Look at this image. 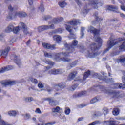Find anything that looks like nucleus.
I'll list each match as a JSON object with an SVG mask.
<instances>
[{"instance_id": "f257e3e1", "label": "nucleus", "mask_w": 125, "mask_h": 125, "mask_svg": "<svg viewBox=\"0 0 125 125\" xmlns=\"http://www.w3.org/2000/svg\"><path fill=\"white\" fill-rule=\"evenodd\" d=\"M109 47L111 48L112 46H116L117 47H120V48H125V39L119 38L117 39H110L107 42Z\"/></svg>"}, {"instance_id": "f03ea898", "label": "nucleus", "mask_w": 125, "mask_h": 125, "mask_svg": "<svg viewBox=\"0 0 125 125\" xmlns=\"http://www.w3.org/2000/svg\"><path fill=\"white\" fill-rule=\"evenodd\" d=\"M88 32L94 34V38L95 39V41L98 42L100 46H101V43H102V40L99 37V30L95 29L93 27L90 26L88 27Z\"/></svg>"}, {"instance_id": "7ed1b4c3", "label": "nucleus", "mask_w": 125, "mask_h": 125, "mask_svg": "<svg viewBox=\"0 0 125 125\" xmlns=\"http://www.w3.org/2000/svg\"><path fill=\"white\" fill-rule=\"evenodd\" d=\"M98 49V48L97 47V45L95 44H92L90 46V48L86 53V56H87V57H91L92 58H94V56H96V55H97V54L94 53V51Z\"/></svg>"}, {"instance_id": "20e7f679", "label": "nucleus", "mask_w": 125, "mask_h": 125, "mask_svg": "<svg viewBox=\"0 0 125 125\" xmlns=\"http://www.w3.org/2000/svg\"><path fill=\"white\" fill-rule=\"evenodd\" d=\"M69 55V53L68 51L64 53H62L60 54H57L56 55L55 59L57 61H63L64 62H70L71 61V59L67 58H63V59H59L61 56H68Z\"/></svg>"}, {"instance_id": "39448f33", "label": "nucleus", "mask_w": 125, "mask_h": 125, "mask_svg": "<svg viewBox=\"0 0 125 125\" xmlns=\"http://www.w3.org/2000/svg\"><path fill=\"white\" fill-rule=\"evenodd\" d=\"M77 44H78V41L74 40L71 45H68L67 44L65 45V49L66 50H68V49L69 50H72V48H75V46H76Z\"/></svg>"}, {"instance_id": "423d86ee", "label": "nucleus", "mask_w": 125, "mask_h": 125, "mask_svg": "<svg viewBox=\"0 0 125 125\" xmlns=\"http://www.w3.org/2000/svg\"><path fill=\"white\" fill-rule=\"evenodd\" d=\"M65 28L66 29L67 31H68V32H69V33H70V34L69 35L70 39H76V36L72 33V27H71V26L68 24H65Z\"/></svg>"}, {"instance_id": "0eeeda50", "label": "nucleus", "mask_w": 125, "mask_h": 125, "mask_svg": "<svg viewBox=\"0 0 125 125\" xmlns=\"http://www.w3.org/2000/svg\"><path fill=\"white\" fill-rule=\"evenodd\" d=\"M43 30H48V29H53L54 28V23L51 21V22H49V25H43Z\"/></svg>"}, {"instance_id": "6e6552de", "label": "nucleus", "mask_w": 125, "mask_h": 125, "mask_svg": "<svg viewBox=\"0 0 125 125\" xmlns=\"http://www.w3.org/2000/svg\"><path fill=\"white\" fill-rule=\"evenodd\" d=\"M63 71L61 69L51 70L49 71V74L51 75H58L59 74H62Z\"/></svg>"}, {"instance_id": "1a4fd4ad", "label": "nucleus", "mask_w": 125, "mask_h": 125, "mask_svg": "<svg viewBox=\"0 0 125 125\" xmlns=\"http://www.w3.org/2000/svg\"><path fill=\"white\" fill-rule=\"evenodd\" d=\"M42 46L47 49H55V45H50L47 43H43Z\"/></svg>"}, {"instance_id": "9d476101", "label": "nucleus", "mask_w": 125, "mask_h": 125, "mask_svg": "<svg viewBox=\"0 0 125 125\" xmlns=\"http://www.w3.org/2000/svg\"><path fill=\"white\" fill-rule=\"evenodd\" d=\"M45 100L49 101V104L50 105V106H56V105H57V102L54 101V100H53V99L52 98H46L45 99Z\"/></svg>"}, {"instance_id": "9b49d317", "label": "nucleus", "mask_w": 125, "mask_h": 125, "mask_svg": "<svg viewBox=\"0 0 125 125\" xmlns=\"http://www.w3.org/2000/svg\"><path fill=\"white\" fill-rule=\"evenodd\" d=\"M16 82L15 81H7L5 82H2L1 84L3 86H6V85H13V84H15Z\"/></svg>"}, {"instance_id": "f8f14e48", "label": "nucleus", "mask_w": 125, "mask_h": 125, "mask_svg": "<svg viewBox=\"0 0 125 125\" xmlns=\"http://www.w3.org/2000/svg\"><path fill=\"white\" fill-rule=\"evenodd\" d=\"M13 29H14V25L12 24H10L5 31L6 33H10L13 31Z\"/></svg>"}, {"instance_id": "ddd939ff", "label": "nucleus", "mask_w": 125, "mask_h": 125, "mask_svg": "<svg viewBox=\"0 0 125 125\" xmlns=\"http://www.w3.org/2000/svg\"><path fill=\"white\" fill-rule=\"evenodd\" d=\"M18 114V111L16 110H10L7 113V114L10 117H16Z\"/></svg>"}, {"instance_id": "4468645a", "label": "nucleus", "mask_w": 125, "mask_h": 125, "mask_svg": "<svg viewBox=\"0 0 125 125\" xmlns=\"http://www.w3.org/2000/svg\"><path fill=\"white\" fill-rule=\"evenodd\" d=\"M80 23H81V22H80L79 20H72V21H70L69 22H68V24H70L72 26H77V25H78L80 24Z\"/></svg>"}, {"instance_id": "2eb2a0df", "label": "nucleus", "mask_w": 125, "mask_h": 125, "mask_svg": "<svg viewBox=\"0 0 125 125\" xmlns=\"http://www.w3.org/2000/svg\"><path fill=\"white\" fill-rule=\"evenodd\" d=\"M63 20L64 18H54L52 21L54 24H58V23H60V22H61Z\"/></svg>"}, {"instance_id": "dca6fc26", "label": "nucleus", "mask_w": 125, "mask_h": 125, "mask_svg": "<svg viewBox=\"0 0 125 125\" xmlns=\"http://www.w3.org/2000/svg\"><path fill=\"white\" fill-rule=\"evenodd\" d=\"M20 26L23 29V32L25 35H27V34H29V32L28 31V29H27L26 25H25V23L21 22L20 23Z\"/></svg>"}, {"instance_id": "f3484780", "label": "nucleus", "mask_w": 125, "mask_h": 125, "mask_svg": "<svg viewBox=\"0 0 125 125\" xmlns=\"http://www.w3.org/2000/svg\"><path fill=\"white\" fill-rule=\"evenodd\" d=\"M13 67L11 66H8L0 69V73H4V72H6V71H9V70L12 69Z\"/></svg>"}, {"instance_id": "a211bd4d", "label": "nucleus", "mask_w": 125, "mask_h": 125, "mask_svg": "<svg viewBox=\"0 0 125 125\" xmlns=\"http://www.w3.org/2000/svg\"><path fill=\"white\" fill-rule=\"evenodd\" d=\"M104 125H119L117 124V121H104Z\"/></svg>"}, {"instance_id": "6ab92c4d", "label": "nucleus", "mask_w": 125, "mask_h": 125, "mask_svg": "<svg viewBox=\"0 0 125 125\" xmlns=\"http://www.w3.org/2000/svg\"><path fill=\"white\" fill-rule=\"evenodd\" d=\"M15 15L16 16H19V17H25V16H27V14L25 12H16Z\"/></svg>"}, {"instance_id": "aec40b11", "label": "nucleus", "mask_w": 125, "mask_h": 125, "mask_svg": "<svg viewBox=\"0 0 125 125\" xmlns=\"http://www.w3.org/2000/svg\"><path fill=\"white\" fill-rule=\"evenodd\" d=\"M76 75H77L76 72H73L70 73V74L68 77V80L69 81H71V80H73V79H75Z\"/></svg>"}, {"instance_id": "412c9836", "label": "nucleus", "mask_w": 125, "mask_h": 125, "mask_svg": "<svg viewBox=\"0 0 125 125\" xmlns=\"http://www.w3.org/2000/svg\"><path fill=\"white\" fill-rule=\"evenodd\" d=\"M9 50H10V47H8L4 51H2V56H4V57H6Z\"/></svg>"}, {"instance_id": "4be33fe9", "label": "nucleus", "mask_w": 125, "mask_h": 125, "mask_svg": "<svg viewBox=\"0 0 125 125\" xmlns=\"http://www.w3.org/2000/svg\"><path fill=\"white\" fill-rule=\"evenodd\" d=\"M54 41H56L57 42H61L62 38L59 35H55L53 37Z\"/></svg>"}, {"instance_id": "5701e85b", "label": "nucleus", "mask_w": 125, "mask_h": 125, "mask_svg": "<svg viewBox=\"0 0 125 125\" xmlns=\"http://www.w3.org/2000/svg\"><path fill=\"white\" fill-rule=\"evenodd\" d=\"M23 100L25 102H32L34 101V98L32 97H26L23 98Z\"/></svg>"}, {"instance_id": "b1692460", "label": "nucleus", "mask_w": 125, "mask_h": 125, "mask_svg": "<svg viewBox=\"0 0 125 125\" xmlns=\"http://www.w3.org/2000/svg\"><path fill=\"white\" fill-rule=\"evenodd\" d=\"M62 109L60 108L59 106H57L55 108H54L52 109V111L53 113H59L60 111H61Z\"/></svg>"}, {"instance_id": "393cba45", "label": "nucleus", "mask_w": 125, "mask_h": 125, "mask_svg": "<svg viewBox=\"0 0 125 125\" xmlns=\"http://www.w3.org/2000/svg\"><path fill=\"white\" fill-rule=\"evenodd\" d=\"M116 86L115 88H125V83L124 84L118 83V84H116Z\"/></svg>"}, {"instance_id": "a878e982", "label": "nucleus", "mask_w": 125, "mask_h": 125, "mask_svg": "<svg viewBox=\"0 0 125 125\" xmlns=\"http://www.w3.org/2000/svg\"><path fill=\"white\" fill-rule=\"evenodd\" d=\"M112 113L114 116H118L120 114V110L118 108H114Z\"/></svg>"}, {"instance_id": "bb28decb", "label": "nucleus", "mask_w": 125, "mask_h": 125, "mask_svg": "<svg viewBox=\"0 0 125 125\" xmlns=\"http://www.w3.org/2000/svg\"><path fill=\"white\" fill-rule=\"evenodd\" d=\"M14 60L18 65H20V64H21V62H20V59H19V57L15 56L14 57Z\"/></svg>"}, {"instance_id": "cd10ccee", "label": "nucleus", "mask_w": 125, "mask_h": 125, "mask_svg": "<svg viewBox=\"0 0 125 125\" xmlns=\"http://www.w3.org/2000/svg\"><path fill=\"white\" fill-rule=\"evenodd\" d=\"M22 116L25 119V120H29L31 119V115L29 114L25 113L22 114Z\"/></svg>"}, {"instance_id": "c85d7f7f", "label": "nucleus", "mask_w": 125, "mask_h": 125, "mask_svg": "<svg viewBox=\"0 0 125 125\" xmlns=\"http://www.w3.org/2000/svg\"><path fill=\"white\" fill-rule=\"evenodd\" d=\"M86 91H81L77 94V96L78 97H81V96H83V95H86Z\"/></svg>"}, {"instance_id": "c756f323", "label": "nucleus", "mask_w": 125, "mask_h": 125, "mask_svg": "<svg viewBox=\"0 0 125 125\" xmlns=\"http://www.w3.org/2000/svg\"><path fill=\"white\" fill-rule=\"evenodd\" d=\"M109 10H112L113 11H115V10H118V7L116 6H109L108 7Z\"/></svg>"}, {"instance_id": "7c9ffc66", "label": "nucleus", "mask_w": 125, "mask_h": 125, "mask_svg": "<svg viewBox=\"0 0 125 125\" xmlns=\"http://www.w3.org/2000/svg\"><path fill=\"white\" fill-rule=\"evenodd\" d=\"M96 102H98V99L97 98H94L90 101L91 104H94V103H96Z\"/></svg>"}, {"instance_id": "2f4dec72", "label": "nucleus", "mask_w": 125, "mask_h": 125, "mask_svg": "<svg viewBox=\"0 0 125 125\" xmlns=\"http://www.w3.org/2000/svg\"><path fill=\"white\" fill-rule=\"evenodd\" d=\"M59 5L61 7H65L67 5V3L65 2H59Z\"/></svg>"}, {"instance_id": "473e14b6", "label": "nucleus", "mask_w": 125, "mask_h": 125, "mask_svg": "<svg viewBox=\"0 0 125 125\" xmlns=\"http://www.w3.org/2000/svg\"><path fill=\"white\" fill-rule=\"evenodd\" d=\"M13 32L15 34H17L18 32H19V26L14 27V29H13Z\"/></svg>"}, {"instance_id": "72a5a7b5", "label": "nucleus", "mask_w": 125, "mask_h": 125, "mask_svg": "<svg viewBox=\"0 0 125 125\" xmlns=\"http://www.w3.org/2000/svg\"><path fill=\"white\" fill-rule=\"evenodd\" d=\"M103 112L104 114V116H105V115H107V114H108V113H109V110H108V108L104 107L103 109Z\"/></svg>"}, {"instance_id": "f704fd0d", "label": "nucleus", "mask_w": 125, "mask_h": 125, "mask_svg": "<svg viewBox=\"0 0 125 125\" xmlns=\"http://www.w3.org/2000/svg\"><path fill=\"white\" fill-rule=\"evenodd\" d=\"M89 75H90V71H88L86 72H85L83 76L84 80H85V79H86V78H87V77H88V76H89Z\"/></svg>"}, {"instance_id": "c9c22d12", "label": "nucleus", "mask_w": 125, "mask_h": 125, "mask_svg": "<svg viewBox=\"0 0 125 125\" xmlns=\"http://www.w3.org/2000/svg\"><path fill=\"white\" fill-rule=\"evenodd\" d=\"M44 55L45 57H48V58H51L52 56L51 53H48L46 52H44Z\"/></svg>"}, {"instance_id": "e433bc0d", "label": "nucleus", "mask_w": 125, "mask_h": 125, "mask_svg": "<svg viewBox=\"0 0 125 125\" xmlns=\"http://www.w3.org/2000/svg\"><path fill=\"white\" fill-rule=\"evenodd\" d=\"M39 10L41 11V12H43L44 11V8L43 7V4H41L40 6L39 7Z\"/></svg>"}, {"instance_id": "4c0bfd02", "label": "nucleus", "mask_w": 125, "mask_h": 125, "mask_svg": "<svg viewBox=\"0 0 125 125\" xmlns=\"http://www.w3.org/2000/svg\"><path fill=\"white\" fill-rule=\"evenodd\" d=\"M71 112L70 108L66 107L65 110V113L66 115H69Z\"/></svg>"}, {"instance_id": "58836bf2", "label": "nucleus", "mask_w": 125, "mask_h": 125, "mask_svg": "<svg viewBox=\"0 0 125 125\" xmlns=\"http://www.w3.org/2000/svg\"><path fill=\"white\" fill-rule=\"evenodd\" d=\"M63 31L64 30L62 29L59 28L58 29L56 30L54 33H59V34H62V33H63Z\"/></svg>"}, {"instance_id": "ea45409f", "label": "nucleus", "mask_w": 125, "mask_h": 125, "mask_svg": "<svg viewBox=\"0 0 125 125\" xmlns=\"http://www.w3.org/2000/svg\"><path fill=\"white\" fill-rule=\"evenodd\" d=\"M46 64H48V65H50V66H53L54 65V63L51 61H46L45 62Z\"/></svg>"}, {"instance_id": "a19ab883", "label": "nucleus", "mask_w": 125, "mask_h": 125, "mask_svg": "<svg viewBox=\"0 0 125 125\" xmlns=\"http://www.w3.org/2000/svg\"><path fill=\"white\" fill-rule=\"evenodd\" d=\"M77 63H78V61H76L74 62H72L70 64V67L71 68L73 67H75V66H76Z\"/></svg>"}, {"instance_id": "79ce46f5", "label": "nucleus", "mask_w": 125, "mask_h": 125, "mask_svg": "<svg viewBox=\"0 0 125 125\" xmlns=\"http://www.w3.org/2000/svg\"><path fill=\"white\" fill-rule=\"evenodd\" d=\"M107 93H108V94H112L113 95H115L114 97H117V95H118V94H119V93L116 92H107Z\"/></svg>"}, {"instance_id": "37998d69", "label": "nucleus", "mask_w": 125, "mask_h": 125, "mask_svg": "<svg viewBox=\"0 0 125 125\" xmlns=\"http://www.w3.org/2000/svg\"><path fill=\"white\" fill-rule=\"evenodd\" d=\"M0 125H6V122H5L4 121H3V120H0Z\"/></svg>"}, {"instance_id": "c03bdc74", "label": "nucleus", "mask_w": 125, "mask_h": 125, "mask_svg": "<svg viewBox=\"0 0 125 125\" xmlns=\"http://www.w3.org/2000/svg\"><path fill=\"white\" fill-rule=\"evenodd\" d=\"M35 113L37 114H42V111L40 108H37L35 110Z\"/></svg>"}, {"instance_id": "a18cd8bd", "label": "nucleus", "mask_w": 125, "mask_h": 125, "mask_svg": "<svg viewBox=\"0 0 125 125\" xmlns=\"http://www.w3.org/2000/svg\"><path fill=\"white\" fill-rule=\"evenodd\" d=\"M38 30L39 32H42V31H44L43 27L42 26L39 27L38 28Z\"/></svg>"}, {"instance_id": "49530a36", "label": "nucleus", "mask_w": 125, "mask_h": 125, "mask_svg": "<svg viewBox=\"0 0 125 125\" xmlns=\"http://www.w3.org/2000/svg\"><path fill=\"white\" fill-rule=\"evenodd\" d=\"M31 81L34 83H38V81L36 80V79H35L34 78H31Z\"/></svg>"}, {"instance_id": "de8ad7c7", "label": "nucleus", "mask_w": 125, "mask_h": 125, "mask_svg": "<svg viewBox=\"0 0 125 125\" xmlns=\"http://www.w3.org/2000/svg\"><path fill=\"white\" fill-rule=\"evenodd\" d=\"M55 124V122H48L45 124V125H53Z\"/></svg>"}, {"instance_id": "09e8293b", "label": "nucleus", "mask_w": 125, "mask_h": 125, "mask_svg": "<svg viewBox=\"0 0 125 125\" xmlns=\"http://www.w3.org/2000/svg\"><path fill=\"white\" fill-rule=\"evenodd\" d=\"M38 87L39 88H43V85L42 84V83H40L38 84Z\"/></svg>"}, {"instance_id": "8fccbe9b", "label": "nucleus", "mask_w": 125, "mask_h": 125, "mask_svg": "<svg viewBox=\"0 0 125 125\" xmlns=\"http://www.w3.org/2000/svg\"><path fill=\"white\" fill-rule=\"evenodd\" d=\"M55 88L57 89V90H59L61 88V87L59 86V85H56L55 86Z\"/></svg>"}, {"instance_id": "3c124183", "label": "nucleus", "mask_w": 125, "mask_h": 125, "mask_svg": "<svg viewBox=\"0 0 125 125\" xmlns=\"http://www.w3.org/2000/svg\"><path fill=\"white\" fill-rule=\"evenodd\" d=\"M120 7L122 10H123V11H125V6H124V5H122L120 6Z\"/></svg>"}, {"instance_id": "603ef678", "label": "nucleus", "mask_w": 125, "mask_h": 125, "mask_svg": "<svg viewBox=\"0 0 125 125\" xmlns=\"http://www.w3.org/2000/svg\"><path fill=\"white\" fill-rule=\"evenodd\" d=\"M8 10H10L11 11H12L13 10V8L10 5L8 6Z\"/></svg>"}, {"instance_id": "864d4df0", "label": "nucleus", "mask_w": 125, "mask_h": 125, "mask_svg": "<svg viewBox=\"0 0 125 125\" xmlns=\"http://www.w3.org/2000/svg\"><path fill=\"white\" fill-rule=\"evenodd\" d=\"M120 15L122 18H125V15L124 13H120Z\"/></svg>"}, {"instance_id": "5fc2aeb1", "label": "nucleus", "mask_w": 125, "mask_h": 125, "mask_svg": "<svg viewBox=\"0 0 125 125\" xmlns=\"http://www.w3.org/2000/svg\"><path fill=\"white\" fill-rule=\"evenodd\" d=\"M111 21L112 22H118V21H119V20H118L117 19H113L111 20Z\"/></svg>"}, {"instance_id": "6e6d98bb", "label": "nucleus", "mask_w": 125, "mask_h": 125, "mask_svg": "<svg viewBox=\"0 0 125 125\" xmlns=\"http://www.w3.org/2000/svg\"><path fill=\"white\" fill-rule=\"evenodd\" d=\"M93 4L95 5V4H98V0H95L93 2Z\"/></svg>"}, {"instance_id": "4d7b16f0", "label": "nucleus", "mask_w": 125, "mask_h": 125, "mask_svg": "<svg viewBox=\"0 0 125 125\" xmlns=\"http://www.w3.org/2000/svg\"><path fill=\"white\" fill-rule=\"evenodd\" d=\"M120 62H125V58H123V59H121L120 60Z\"/></svg>"}, {"instance_id": "13d9d810", "label": "nucleus", "mask_w": 125, "mask_h": 125, "mask_svg": "<svg viewBox=\"0 0 125 125\" xmlns=\"http://www.w3.org/2000/svg\"><path fill=\"white\" fill-rule=\"evenodd\" d=\"M77 88V86L76 85H74V86H73L72 87V89H71V90H75V89Z\"/></svg>"}, {"instance_id": "bf43d9fd", "label": "nucleus", "mask_w": 125, "mask_h": 125, "mask_svg": "<svg viewBox=\"0 0 125 125\" xmlns=\"http://www.w3.org/2000/svg\"><path fill=\"white\" fill-rule=\"evenodd\" d=\"M28 2H29V4H30V5H32V4H33L32 0H28Z\"/></svg>"}, {"instance_id": "052dcab7", "label": "nucleus", "mask_w": 125, "mask_h": 125, "mask_svg": "<svg viewBox=\"0 0 125 125\" xmlns=\"http://www.w3.org/2000/svg\"><path fill=\"white\" fill-rule=\"evenodd\" d=\"M84 36V33L83 32H81V38H83Z\"/></svg>"}, {"instance_id": "680f3d73", "label": "nucleus", "mask_w": 125, "mask_h": 125, "mask_svg": "<svg viewBox=\"0 0 125 125\" xmlns=\"http://www.w3.org/2000/svg\"><path fill=\"white\" fill-rule=\"evenodd\" d=\"M30 43H31V40H29L28 41H27L26 44L27 45H29V44H30Z\"/></svg>"}, {"instance_id": "e2e57ef3", "label": "nucleus", "mask_w": 125, "mask_h": 125, "mask_svg": "<svg viewBox=\"0 0 125 125\" xmlns=\"http://www.w3.org/2000/svg\"><path fill=\"white\" fill-rule=\"evenodd\" d=\"M51 18V16H46V19H50Z\"/></svg>"}, {"instance_id": "0e129e2a", "label": "nucleus", "mask_w": 125, "mask_h": 125, "mask_svg": "<svg viewBox=\"0 0 125 125\" xmlns=\"http://www.w3.org/2000/svg\"><path fill=\"white\" fill-rule=\"evenodd\" d=\"M32 121H33V122H36V121H37V119H36L35 117H33L32 118Z\"/></svg>"}, {"instance_id": "69168bd1", "label": "nucleus", "mask_w": 125, "mask_h": 125, "mask_svg": "<svg viewBox=\"0 0 125 125\" xmlns=\"http://www.w3.org/2000/svg\"><path fill=\"white\" fill-rule=\"evenodd\" d=\"M83 118H80L78 119V121H83Z\"/></svg>"}, {"instance_id": "338daca9", "label": "nucleus", "mask_w": 125, "mask_h": 125, "mask_svg": "<svg viewBox=\"0 0 125 125\" xmlns=\"http://www.w3.org/2000/svg\"><path fill=\"white\" fill-rule=\"evenodd\" d=\"M84 30V27H82L81 28V32H83Z\"/></svg>"}, {"instance_id": "774afa93", "label": "nucleus", "mask_w": 125, "mask_h": 125, "mask_svg": "<svg viewBox=\"0 0 125 125\" xmlns=\"http://www.w3.org/2000/svg\"><path fill=\"white\" fill-rule=\"evenodd\" d=\"M2 56V51H0V57Z\"/></svg>"}]
</instances>
